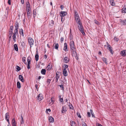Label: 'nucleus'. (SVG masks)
<instances>
[{
	"label": "nucleus",
	"mask_w": 126,
	"mask_h": 126,
	"mask_svg": "<svg viewBox=\"0 0 126 126\" xmlns=\"http://www.w3.org/2000/svg\"><path fill=\"white\" fill-rule=\"evenodd\" d=\"M70 49L73 50V49H76V47L74 44V43L73 41H72L70 42Z\"/></svg>",
	"instance_id": "f257e3e1"
},
{
	"label": "nucleus",
	"mask_w": 126,
	"mask_h": 126,
	"mask_svg": "<svg viewBox=\"0 0 126 126\" xmlns=\"http://www.w3.org/2000/svg\"><path fill=\"white\" fill-rule=\"evenodd\" d=\"M78 26L79 27V30L82 33V34L83 35H85V33L83 31V27L82 24V23H81L80 25H79Z\"/></svg>",
	"instance_id": "f03ea898"
},
{
	"label": "nucleus",
	"mask_w": 126,
	"mask_h": 126,
	"mask_svg": "<svg viewBox=\"0 0 126 126\" xmlns=\"http://www.w3.org/2000/svg\"><path fill=\"white\" fill-rule=\"evenodd\" d=\"M28 41L29 44L30 45V47H32L31 45L33 44L34 41L33 39L31 37H29L28 38Z\"/></svg>",
	"instance_id": "7ed1b4c3"
},
{
	"label": "nucleus",
	"mask_w": 126,
	"mask_h": 126,
	"mask_svg": "<svg viewBox=\"0 0 126 126\" xmlns=\"http://www.w3.org/2000/svg\"><path fill=\"white\" fill-rule=\"evenodd\" d=\"M31 58L30 56L28 57L27 59V61L28 62V65L27 66V68L28 69H29L30 67V65L31 64Z\"/></svg>",
	"instance_id": "20e7f679"
},
{
	"label": "nucleus",
	"mask_w": 126,
	"mask_h": 126,
	"mask_svg": "<svg viewBox=\"0 0 126 126\" xmlns=\"http://www.w3.org/2000/svg\"><path fill=\"white\" fill-rule=\"evenodd\" d=\"M5 117L6 120L8 122L9 125H10L9 120L10 116L8 113H7L5 114Z\"/></svg>",
	"instance_id": "39448f33"
},
{
	"label": "nucleus",
	"mask_w": 126,
	"mask_h": 126,
	"mask_svg": "<svg viewBox=\"0 0 126 126\" xmlns=\"http://www.w3.org/2000/svg\"><path fill=\"white\" fill-rule=\"evenodd\" d=\"M70 50L72 56L73 57L74 56H75L76 54H77L76 49H73V50H71V49H70Z\"/></svg>",
	"instance_id": "423d86ee"
},
{
	"label": "nucleus",
	"mask_w": 126,
	"mask_h": 126,
	"mask_svg": "<svg viewBox=\"0 0 126 126\" xmlns=\"http://www.w3.org/2000/svg\"><path fill=\"white\" fill-rule=\"evenodd\" d=\"M26 9L27 11H30V9H31L30 7V5L29 2H27L26 3Z\"/></svg>",
	"instance_id": "0eeeda50"
},
{
	"label": "nucleus",
	"mask_w": 126,
	"mask_h": 126,
	"mask_svg": "<svg viewBox=\"0 0 126 126\" xmlns=\"http://www.w3.org/2000/svg\"><path fill=\"white\" fill-rule=\"evenodd\" d=\"M67 15L66 12L64 11H61L60 12V15L61 17Z\"/></svg>",
	"instance_id": "6e6552de"
},
{
	"label": "nucleus",
	"mask_w": 126,
	"mask_h": 126,
	"mask_svg": "<svg viewBox=\"0 0 126 126\" xmlns=\"http://www.w3.org/2000/svg\"><path fill=\"white\" fill-rule=\"evenodd\" d=\"M67 111L66 110V107L65 106H64L62 107V113H64Z\"/></svg>",
	"instance_id": "1a4fd4ad"
},
{
	"label": "nucleus",
	"mask_w": 126,
	"mask_h": 126,
	"mask_svg": "<svg viewBox=\"0 0 126 126\" xmlns=\"http://www.w3.org/2000/svg\"><path fill=\"white\" fill-rule=\"evenodd\" d=\"M43 97L42 94H39L38 96L37 99L39 100V101H40L43 99Z\"/></svg>",
	"instance_id": "9d476101"
},
{
	"label": "nucleus",
	"mask_w": 126,
	"mask_h": 126,
	"mask_svg": "<svg viewBox=\"0 0 126 126\" xmlns=\"http://www.w3.org/2000/svg\"><path fill=\"white\" fill-rule=\"evenodd\" d=\"M63 74L64 76H67V72L66 69H64L63 72Z\"/></svg>",
	"instance_id": "9b49d317"
},
{
	"label": "nucleus",
	"mask_w": 126,
	"mask_h": 126,
	"mask_svg": "<svg viewBox=\"0 0 126 126\" xmlns=\"http://www.w3.org/2000/svg\"><path fill=\"white\" fill-rule=\"evenodd\" d=\"M67 45L66 43H65L64 44L63 50L65 51H68L67 49Z\"/></svg>",
	"instance_id": "f8f14e48"
},
{
	"label": "nucleus",
	"mask_w": 126,
	"mask_h": 126,
	"mask_svg": "<svg viewBox=\"0 0 126 126\" xmlns=\"http://www.w3.org/2000/svg\"><path fill=\"white\" fill-rule=\"evenodd\" d=\"M18 78L22 82H23L24 81V80L23 79V77L22 75H19L18 76Z\"/></svg>",
	"instance_id": "ddd939ff"
},
{
	"label": "nucleus",
	"mask_w": 126,
	"mask_h": 126,
	"mask_svg": "<svg viewBox=\"0 0 126 126\" xmlns=\"http://www.w3.org/2000/svg\"><path fill=\"white\" fill-rule=\"evenodd\" d=\"M54 101L53 99L52 98H51L50 100H49L48 102V103L50 105H52Z\"/></svg>",
	"instance_id": "4468645a"
},
{
	"label": "nucleus",
	"mask_w": 126,
	"mask_h": 126,
	"mask_svg": "<svg viewBox=\"0 0 126 126\" xmlns=\"http://www.w3.org/2000/svg\"><path fill=\"white\" fill-rule=\"evenodd\" d=\"M64 62L65 63H68L69 61V59L67 57H65L63 59Z\"/></svg>",
	"instance_id": "2eb2a0df"
},
{
	"label": "nucleus",
	"mask_w": 126,
	"mask_h": 126,
	"mask_svg": "<svg viewBox=\"0 0 126 126\" xmlns=\"http://www.w3.org/2000/svg\"><path fill=\"white\" fill-rule=\"evenodd\" d=\"M122 13H126V8L125 5H124L123 8H122Z\"/></svg>",
	"instance_id": "dca6fc26"
},
{
	"label": "nucleus",
	"mask_w": 126,
	"mask_h": 126,
	"mask_svg": "<svg viewBox=\"0 0 126 126\" xmlns=\"http://www.w3.org/2000/svg\"><path fill=\"white\" fill-rule=\"evenodd\" d=\"M48 120L50 122L53 123L54 121L53 118L51 116L49 117Z\"/></svg>",
	"instance_id": "f3484780"
},
{
	"label": "nucleus",
	"mask_w": 126,
	"mask_h": 126,
	"mask_svg": "<svg viewBox=\"0 0 126 126\" xmlns=\"http://www.w3.org/2000/svg\"><path fill=\"white\" fill-rule=\"evenodd\" d=\"M76 20V21L77 23L79 25H80L81 24V22L80 21V19L79 18L75 19Z\"/></svg>",
	"instance_id": "a211bd4d"
},
{
	"label": "nucleus",
	"mask_w": 126,
	"mask_h": 126,
	"mask_svg": "<svg viewBox=\"0 0 126 126\" xmlns=\"http://www.w3.org/2000/svg\"><path fill=\"white\" fill-rule=\"evenodd\" d=\"M36 52H37V53L35 56V58L36 60L37 61H38L39 59V55L37 53V51H36Z\"/></svg>",
	"instance_id": "6ab92c4d"
},
{
	"label": "nucleus",
	"mask_w": 126,
	"mask_h": 126,
	"mask_svg": "<svg viewBox=\"0 0 126 126\" xmlns=\"http://www.w3.org/2000/svg\"><path fill=\"white\" fill-rule=\"evenodd\" d=\"M19 27V24L18 22H16L15 24V29L18 30Z\"/></svg>",
	"instance_id": "aec40b11"
},
{
	"label": "nucleus",
	"mask_w": 126,
	"mask_h": 126,
	"mask_svg": "<svg viewBox=\"0 0 126 126\" xmlns=\"http://www.w3.org/2000/svg\"><path fill=\"white\" fill-rule=\"evenodd\" d=\"M75 18V19L79 18V17L78 15V14L77 12L75 11V14L74 15Z\"/></svg>",
	"instance_id": "412c9836"
},
{
	"label": "nucleus",
	"mask_w": 126,
	"mask_h": 126,
	"mask_svg": "<svg viewBox=\"0 0 126 126\" xmlns=\"http://www.w3.org/2000/svg\"><path fill=\"white\" fill-rule=\"evenodd\" d=\"M110 4L112 6H114L115 5V3L114 2L113 0H110Z\"/></svg>",
	"instance_id": "4be33fe9"
},
{
	"label": "nucleus",
	"mask_w": 126,
	"mask_h": 126,
	"mask_svg": "<svg viewBox=\"0 0 126 126\" xmlns=\"http://www.w3.org/2000/svg\"><path fill=\"white\" fill-rule=\"evenodd\" d=\"M76 123L72 121H71L70 125L71 126H76Z\"/></svg>",
	"instance_id": "5701e85b"
},
{
	"label": "nucleus",
	"mask_w": 126,
	"mask_h": 126,
	"mask_svg": "<svg viewBox=\"0 0 126 126\" xmlns=\"http://www.w3.org/2000/svg\"><path fill=\"white\" fill-rule=\"evenodd\" d=\"M122 24L123 25H126V20H122L121 21Z\"/></svg>",
	"instance_id": "b1692460"
},
{
	"label": "nucleus",
	"mask_w": 126,
	"mask_h": 126,
	"mask_svg": "<svg viewBox=\"0 0 126 126\" xmlns=\"http://www.w3.org/2000/svg\"><path fill=\"white\" fill-rule=\"evenodd\" d=\"M121 54L122 56H124L126 55L125 51L124 50H123L121 52Z\"/></svg>",
	"instance_id": "393cba45"
},
{
	"label": "nucleus",
	"mask_w": 126,
	"mask_h": 126,
	"mask_svg": "<svg viewBox=\"0 0 126 126\" xmlns=\"http://www.w3.org/2000/svg\"><path fill=\"white\" fill-rule=\"evenodd\" d=\"M61 73L60 72H59L58 71H57L56 73V78H59L60 77L59 75H60V74H61Z\"/></svg>",
	"instance_id": "a878e982"
},
{
	"label": "nucleus",
	"mask_w": 126,
	"mask_h": 126,
	"mask_svg": "<svg viewBox=\"0 0 126 126\" xmlns=\"http://www.w3.org/2000/svg\"><path fill=\"white\" fill-rule=\"evenodd\" d=\"M14 47L15 50L16 51H18V48L16 44H14Z\"/></svg>",
	"instance_id": "bb28decb"
},
{
	"label": "nucleus",
	"mask_w": 126,
	"mask_h": 126,
	"mask_svg": "<svg viewBox=\"0 0 126 126\" xmlns=\"http://www.w3.org/2000/svg\"><path fill=\"white\" fill-rule=\"evenodd\" d=\"M19 32L20 34H21L23 36H24L23 30L22 29H20Z\"/></svg>",
	"instance_id": "cd10ccee"
},
{
	"label": "nucleus",
	"mask_w": 126,
	"mask_h": 126,
	"mask_svg": "<svg viewBox=\"0 0 126 126\" xmlns=\"http://www.w3.org/2000/svg\"><path fill=\"white\" fill-rule=\"evenodd\" d=\"M46 70L45 69H42L41 71V73L43 75H45L46 74Z\"/></svg>",
	"instance_id": "c85d7f7f"
},
{
	"label": "nucleus",
	"mask_w": 126,
	"mask_h": 126,
	"mask_svg": "<svg viewBox=\"0 0 126 126\" xmlns=\"http://www.w3.org/2000/svg\"><path fill=\"white\" fill-rule=\"evenodd\" d=\"M17 87L19 89L21 87V85L19 81H17Z\"/></svg>",
	"instance_id": "c756f323"
},
{
	"label": "nucleus",
	"mask_w": 126,
	"mask_h": 126,
	"mask_svg": "<svg viewBox=\"0 0 126 126\" xmlns=\"http://www.w3.org/2000/svg\"><path fill=\"white\" fill-rule=\"evenodd\" d=\"M69 106V109H73L74 107L70 103H69V105H68Z\"/></svg>",
	"instance_id": "7c9ffc66"
},
{
	"label": "nucleus",
	"mask_w": 126,
	"mask_h": 126,
	"mask_svg": "<svg viewBox=\"0 0 126 126\" xmlns=\"http://www.w3.org/2000/svg\"><path fill=\"white\" fill-rule=\"evenodd\" d=\"M21 119V120L20 121L21 124H24V120L23 119V117L22 116V115H21V117H20Z\"/></svg>",
	"instance_id": "2f4dec72"
},
{
	"label": "nucleus",
	"mask_w": 126,
	"mask_h": 126,
	"mask_svg": "<svg viewBox=\"0 0 126 126\" xmlns=\"http://www.w3.org/2000/svg\"><path fill=\"white\" fill-rule=\"evenodd\" d=\"M102 60L106 64H107V59L106 58L103 57L102 58Z\"/></svg>",
	"instance_id": "473e14b6"
},
{
	"label": "nucleus",
	"mask_w": 126,
	"mask_h": 126,
	"mask_svg": "<svg viewBox=\"0 0 126 126\" xmlns=\"http://www.w3.org/2000/svg\"><path fill=\"white\" fill-rule=\"evenodd\" d=\"M63 81H62V84L61 85H59V86L60 87V88H62V89L63 90L64 89V87H63Z\"/></svg>",
	"instance_id": "72a5a7b5"
},
{
	"label": "nucleus",
	"mask_w": 126,
	"mask_h": 126,
	"mask_svg": "<svg viewBox=\"0 0 126 126\" xmlns=\"http://www.w3.org/2000/svg\"><path fill=\"white\" fill-rule=\"evenodd\" d=\"M25 59L26 58L25 57H23L22 58V60L23 62L25 63V64H27L26 62L25 63Z\"/></svg>",
	"instance_id": "f704fd0d"
},
{
	"label": "nucleus",
	"mask_w": 126,
	"mask_h": 126,
	"mask_svg": "<svg viewBox=\"0 0 126 126\" xmlns=\"http://www.w3.org/2000/svg\"><path fill=\"white\" fill-rule=\"evenodd\" d=\"M54 24V21L53 20H51L49 24L51 26H52Z\"/></svg>",
	"instance_id": "c9c22d12"
},
{
	"label": "nucleus",
	"mask_w": 126,
	"mask_h": 126,
	"mask_svg": "<svg viewBox=\"0 0 126 126\" xmlns=\"http://www.w3.org/2000/svg\"><path fill=\"white\" fill-rule=\"evenodd\" d=\"M16 71H19L21 69L20 67L18 66H16Z\"/></svg>",
	"instance_id": "e433bc0d"
},
{
	"label": "nucleus",
	"mask_w": 126,
	"mask_h": 126,
	"mask_svg": "<svg viewBox=\"0 0 126 126\" xmlns=\"http://www.w3.org/2000/svg\"><path fill=\"white\" fill-rule=\"evenodd\" d=\"M82 126H87V124L84 121L81 123Z\"/></svg>",
	"instance_id": "4c0bfd02"
},
{
	"label": "nucleus",
	"mask_w": 126,
	"mask_h": 126,
	"mask_svg": "<svg viewBox=\"0 0 126 126\" xmlns=\"http://www.w3.org/2000/svg\"><path fill=\"white\" fill-rule=\"evenodd\" d=\"M55 44V49H58L59 47V45L58 43L57 44Z\"/></svg>",
	"instance_id": "58836bf2"
},
{
	"label": "nucleus",
	"mask_w": 126,
	"mask_h": 126,
	"mask_svg": "<svg viewBox=\"0 0 126 126\" xmlns=\"http://www.w3.org/2000/svg\"><path fill=\"white\" fill-rule=\"evenodd\" d=\"M107 47L108 48H107V49H110V48H112L111 47V46H110V45L108 43V42H107Z\"/></svg>",
	"instance_id": "ea45409f"
},
{
	"label": "nucleus",
	"mask_w": 126,
	"mask_h": 126,
	"mask_svg": "<svg viewBox=\"0 0 126 126\" xmlns=\"http://www.w3.org/2000/svg\"><path fill=\"white\" fill-rule=\"evenodd\" d=\"M73 39V36L72 35V34H70V37H69V39L70 40H72Z\"/></svg>",
	"instance_id": "a19ab883"
},
{
	"label": "nucleus",
	"mask_w": 126,
	"mask_h": 126,
	"mask_svg": "<svg viewBox=\"0 0 126 126\" xmlns=\"http://www.w3.org/2000/svg\"><path fill=\"white\" fill-rule=\"evenodd\" d=\"M12 37L13 38L14 41L15 42L16 41V35H13Z\"/></svg>",
	"instance_id": "79ce46f5"
},
{
	"label": "nucleus",
	"mask_w": 126,
	"mask_h": 126,
	"mask_svg": "<svg viewBox=\"0 0 126 126\" xmlns=\"http://www.w3.org/2000/svg\"><path fill=\"white\" fill-rule=\"evenodd\" d=\"M59 99L60 101L61 102H63V98H61V96H59Z\"/></svg>",
	"instance_id": "37998d69"
},
{
	"label": "nucleus",
	"mask_w": 126,
	"mask_h": 126,
	"mask_svg": "<svg viewBox=\"0 0 126 126\" xmlns=\"http://www.w3.org/2000/svg\"><path fill=\"white\" fill-rule=\"evenodd\" d=\"M13 33V31H10V30L9 31V36H12V34Z\"/></svg>",
	"instance_id": "c03bdc74"
},
{
	"label": "nucleus",
	"mask_w": 126,
	"mask_h": 126,
	"mask_svg": "<svg viewBox=\"0 0 126 126\" xmlns=\"http://www.w3.org/2000/svg\"><path fill=\"white\" fill-rule=\"evenodd\" d=\"M16 124L15 119V118H14L12 121V124Z\"/></svg>",
	"instance_id": "a18cd8bd"
},
{
	"label": "nucleus",
	"mask_w": 126,
	"mask_h": 126,
	"mask_svg": "<svg viewBox=\"0 0 126 126\" xmlns=\"http://www.w3.org/2000/svg\"><path fill=\"white\" fill-rule=\"evenodd\" d=\"M114 40L115 41L118 42L119 41V39L117 37H115L114 38Z\"/></svg>",
	"instance_id": "49530a36"
},
{
	"label": "nucleus",
	"mask_w": 126,
	"mask_h": 126,
	"mask_svg": "<svg viewBox=\"0 0 126 126\" xmlns=\"http://www.w3.org/2000/svg\"><path fill=\"white\" fill-rule=\"evenodd\" d=\"M13 26H11L10 27V31H13Z\"/></svg>",
	"instance_id": "de8ad7c7"
},
{
	"label": "nucleus",
	"mask_w": 126,
	"mask_h": 126,
	"mask_svg": "<svg viewBox=\"0 0 126 126\" xmlns=\"http://www.w3.org/2000/svg\"><path fill=\"white\" fill-rule=\"evenodd\" d=\"M77 116H78V117H79V118H81V117L80 115V114L78 112L77 113Z\"/></svg>",
	"instance_id": "09e8293b"
},
{
	"label": "nucleus",
	"mask_w": 126,
	"mask_h": 126,
	"mask_svg": "<svg viewBox=\"0 0 126 126\" xmlns=\"http://www.w3.org/2000/svg\"><path fill=\"white\" fill-rule=\"evenodd\" d=\"M109 49V50L110 51V53H111V54H113V51H112V49H111V48L109 49Z\"/></svg>",
	"instance_id": "8fccbe9b"
},
{
	"label": "nucleus",
	"mask_w": 126,
	"mask_h": 126,
	"mask_svg": "<svg viewBox=\"0 0 126 126\" xmlns=\"http://www.w3.org/2000/svg\"><path fill=\"white\" fill-rule=\"evenodd\" d=\"M64 69H66L67 68H68V65H67L64 64Z\"/></svg>",
	"instance_id": "3c124183"
},
{
	"label": "nucleus",
	"mask_w": 126,
	"mask_h": 126,
	"mask_svg": "<svg viewBox=\"0 0 126 126\" xmlns=\"http://www.w3.org/2000/svg\"><path fill=\"white\" fill-rule=\"evenodd\" d=\"M94 21L95 23L97 25L99 24V22L97 21L96 20H95Z\"/></svg>",
	"instance_id": "603ef678"
},
{
	"label": "nucleus",
	"mask_w": 126,
	"mask_h": 126,
	"mask_svg": "<svg viewBox=\"0 0 126 126\" xmlns=\"http://www.w3.org/2000/svg\"><path fill=\"white\" fill-rule=\"evenodd\" d=\"M33 17H34L36 15V12L34 10H33Z\"/></svg>",
	"instance_id": "864d4df0"
},
{
	"label": "nucleus",
	"mask_w": 126,
	"mask_h": 126,
	"mask_svg": "<svg viewBox=\"0 0 126 126\" xmlns=\"http://www.w3.org/2000/svg\"><path fill=\"white\" fill-rule=\"evenodd\" d=\"M88 116L90 117L91 116V114L90 112H88L87 113Z\"/></svg>",
	"instance_id": "5fc2aeb1"
},
{
	"label": "nucleus",
	"mask_w": 126,
	"mask_h": 126,
	"mask_svg": "<svg viewBox=\"0 0 126 126\" xmlns=\"http://www.w3.org/2000/svg\"><path fill=\"white\" fill-rule=\"evenodd\" d=\"M18 30H17L15 29L14 31V32L16 33L17 34L18 33Z\"/></svg>",
	"instance_id": "6e6d98bb"
},
{
	"label": "nucleus",
	"mask_w": 126,
	"mask_h": 126,
	"mask_svg": "<svg viewBox=\"0 0 126 126\" xmlns=\"http://www.w3.org/2000/svg\"><path fill=\"white\" fill-rule=\"evenodd\" d=\"M8 3L9 5H10L11 4V0H8Z\"/></svg>",
	"instance_id": "4d7b16f0"
},
{
	"label": "nucleus",
	"mask_w": 126,
	"mask_h": 126,
	"mask_svg": "<svg viewBox=\"0 0 126 126\" xmlns=\"http://www.w3.org/2000/svg\"><path fill=\"white\" fill-rule=\"evenodd\" d=\"M63 37H62L60 39V41L61 42H62L63 40Z\"/></svg>",
	"instance_id": "13d9d810"
},
{
	"label": "nucleus",
	"mask_w": 126,
	"mask_h": 126,
	"mask_svg": "<svg viewBox=\"0 0 126 126\" xmlns=\"http://www.w3.org/2000/svg\"><path fill=\"white\" fill-rule=\"evenodd\" d=\"M27 15H30V11H27Z\"/></svg>",
	"instance_id": "bf43d9fd"
},
{
	"label": "nucleus",
	"mask_w": 126,
	"mask_h": 126,
	"mask_svg": "<svg viewBox=\"0 0 126 126\" xmlns=\"http://www.w3.org/2000/svg\"><path fill=\"white\" fill-rule=\"evenodd\" d=\"M21 2L22 4H23L24 3V0H21Z\"/></svg>",
	"instance_id": "052dcab7"
},
{
	"label": "nucleus",
	"mask_w": 126,
	"mask_h": 126,
	"mask_svg": "<svg viewBox=\"0 0 126 126\" xmlns=\"http://www.w3.org/2000/svg\"><path fill=\"white\" fill-rule=\"evenodd\" d=\"M51 81V80L50 79H47V82L49 83H50V82Z\"/></svg>",
	"instance_id": "680f3d73"
},
{
	"label": "nucleus",
	"mask_w": 126,
	"mask_h": 126,
	"mask_svg": "<svg viewBox=\"0 0 126 126\" xmlns=\"http://www.w3.org/2000/svg\"><path fill=\"white\" fill-rule=\"evenodd\" d=\"M63 8H64V7H63V5H61V8L62 10H63Z\"/></svg>",
	"instance_id": "e2e57ef3"
},
{
	"label": "nucleus",
	"mask_w": 126,
	"mask_h": 126,
	"mask_svg": "<svg viewBox=\"0 0 126 126\" xmlns=\"http://www.w3.org/2000/svg\"><path fill=\"white\" fill-rule=\"evenodd\" d=\"M91 114H92V116L93 117H95L94 116V112H91Z\"/></svg>",
	"instance_id": "0e129e2a"
},
{
	"label": "nucleus",
	"mask_w": 126,
	"mask_h": 126,
	"mask_svg": "<svg viewBox=\"0 0 126 126\" xmlns=\"http://www.w3.org/2000/svg\"><path fill=\"white\" fill-rule=\"evenodd\" d=\"M59 78H56V79H55V81H56V82H57L58 81V80L59 79Z\"/></svg>",
	"instance_id": "69168bd1"
},
{
	"label": "nucleus",
	"mask_w": 126,
	"mask_h": 126,
	"mask_svg": "<svg viewBox=\"0 0 126 126\" xmlns=\"http://www.w3.org/2000/svg\"><path fill=\"white\" fill-rule=\"evenodd\" d=\"M75 56V58H76V59L77 60H78L79 59V58L78 57L77 54H76V56Z\"/></svg>",
	"instance_id": "338daca9"
},
{
	"label": "nucleus",
	"mask_w": 126,
	"mask_h": 126,
	"mask_svg": "<svg viewBox=\"0 0 126 126\" xmlns=\"http://www.w3.org/2000/svg\"><path fill=\"white\" fill-rule=\"evenodd\" d=\"M44 58L45 59H46L47 58V56L45 54V55H44Z\"/></svg>",
	"instance_id": "774afa93"
}]
</instances>
